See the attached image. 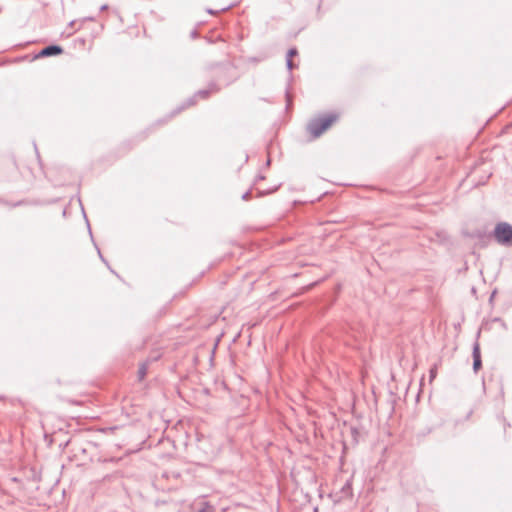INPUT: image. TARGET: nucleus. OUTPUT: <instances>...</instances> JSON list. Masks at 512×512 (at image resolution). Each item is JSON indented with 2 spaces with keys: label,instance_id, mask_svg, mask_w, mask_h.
<instances>
[{
  "label": "nucleus",
  "instance_id": "1",
  "mask_svg": "<svg viewBox=\"0 0 512 512\" xmlns=\"http://www.w3.org/2000/svg\"><path fill=\"white\" fill-rule=\"evenodd\" d=\"M339 118L337 113H328L320 115L309 121L307 125L308 132L314 137L318 138L326 131L333 123Z\"/></svg>",
  "mask_w": 512,
  "mask_h": 512
},
{
  "label": "nucleus",
  "instance_id": "2",
  "mask_svg": "<svg viewBox=\"0 0 512 512\" xmlns=\"http://www.w3.org/2000/svg\"><path fill=\"white\" fill-rule=\"evenodd\" d=\"M495 240L504 246H512V225L506 222H499L493 232Z\"/></svg>",
  "mask_w": 512,
  "mask_h": 512
},
{
  "label": "nucleus",
  "instance_id": "3",
  "mask_svg": "<svg viewBox=\"0 0 512 512\" xmlns=\"http://www.w3.org/2000/svg\"><path fill=\"white\" fill-rule=\"evenodd\" d=\"M63 52V48L59 45H49L44 47L40 52L37 54V58H44V57H50V56H56L60 55Z\"/></svg>",
  "mask_w": 512,
  "mask_h": 512
},
{
  "label": "nucleus",
  "instance_id": "4",
  "mask_svg": "<svg viewBox=\"0 0 512 512\" xmlns=\"http://www.w3.org/2000/svg\"><path fill=\"white\" fill-rule=\"evenodd\" d=\"M212 89L217 90L216 86L212 85V88L203 89V90H199L198 92H196L195 95L187 101V106L193 105L195 103V98H197V97H201L203 99L207 98L209 96V94L211 93Z\"/></svg>",
  "mask_w": 512,
  "mask_h": 512
},
{
  "label": "nucleus",
  "instance_id": "5",
  "mask_svg": "<svg viewBox=\"0 0 512 512\" xmlns=\"http://www.w3.org/2000/svg\"><path fill=\"white\" fill-rule=\"evenodd\" d=\"M472 356H473V360L481 359L480 345H479V343L477 341L473 345Z\"/></svg>",
  "mask_w": 512,
  "mask_h": 512
},
{
  "label": "nucleus",
  "instance_id": "6",
  "mask_svg": "<svg viewBox=\"0 0 512 512\" xmlns=\"http://www.w3.org/2000/svg\"><path fill=\"white\" fill-rule=\"evenodd\" d=\"M146 373H147V366H146V364H142L138 370L139 379L142 380L145 377Z\"/></svg>",
  "mask_w": 512,
  "mask_h": 512
},
{
  "label": "nucleus",
  "instance_id": "7",
  "mask_svg": "<svg viewBox=\"0 0 512 512\" xmlns=\"http://www.w3.org/2000/svg\"><path fill=\"white\" fill-rule=\"evenodd\" d=\"M436 375H437V365H434L429 370L430 382L433 381V379L436 377Z\"/></svg>",
  "mask_w": 512,
  "mask_h": 512
},
{
  "label": "nucleus",
  "instance_id": "8",
  "mask_svg": "<svg viewBox=\"0 0 512 512\" xmlns=\"http://www.w3.org/2000/svg\"><path fill=\"white\" fill-rule=\"evenodd\" d=\"M481 366H482V361H481V359H475V360H473V370H474L475 372H477V371L481 368Z\"/></svg>",
  "mask_w": 512,
  "mask_h": 512
},
{
  "label": "nucleus",
  "instance_id": "9",
  "mask_svg": "<svg viewBox=\"0 0 512 512\" xmlns=\"http://www.w3.org/2000/svg\"><path fill=\"white\" fill-rule=\"evenodd\" d=\"M204 506L199 509V512H212V506L208 503H203Z\"/></svg>",
  "mask_w": 512,
  "mask_h": 512
},
{
  "label": "nucleus",
  "instance_id": "10",
  "mask_svg": "<svg viewBox=\"0 0 512 512\" xmlns=\"http://www.w3.org/2000/svg\"><path fill=\"white\" fill-rule=\"evenodd\" d=\"M297 55V50L296 48H291L288 50V53H287V58H292L293 56Z\"/></svg>",
  "mask_w": 512,
  "mask_h": 512
},
{
  "label": "nucleus",
  "instance_id": "11",
  "mask_svg": "<svg viewBox=\"0 0 512 512\" xmlns=\"http://www.w3.org/2000/svg\"><path fill=\"white\" fill-rule=\"evenodd\" d=\"M286 66L288 68V70H292L294 65H293V62H292V59L291 58H287L286 59Z\"/></svg>",
  "mask_w": 512,
  "mask_h": 512
},
{
  "label": "nucleus",
  "instance_id": "12",
  "mask_svg": "<svg viewBox=\"0 0 512 512\" xmlns=\"http://www.w3.org/2000/svg\"><path fill=\"white\" fill-rule=\"evenodd\" d=\"M250 195H251V192L250 191H247L245 192L243 195H242V199L247 201L250 199Z\"/></svg>",
  "mask_w": 512,
  "mask_h": 512
},
{
  "label": "nucleus",
  "instance_id": "13",
  "mask_svg": "<svg viewBox=\"0 0 512 512\" xmlns=\"http://www.w3.org/2000/svg\"><path fill=\"white\" fill-rule=\"evenodd\" d=\"M232 6H233V4L223 7V8H221V11H226V10L230 9Z\"/></svg>",
  "mask_w": 512,
  "mask_h": 512
},
{
  "label": "nucleus",
  "instance_id": "14",
  "mask_svg": "<svg viewBox=\"0 0 512 512\" xmlns=\"http://www.w3.org/2000/svg\"><path fill=\"white\" fill-rule=\"evenodd\" d=\"M108 9V5L104 4L100 7V10L101 11H104V10H107Z\"/></svg>",
  "mask_w": 512,
  "mask_h": 512
},
{
  "label": "nucleus",
  "instance_id": "15",
  "mask_svg": "<svg viewBox=\"0 0 512 512\" xmlns=\"http://www.w3.org/2000/svg\"><path fill=\"white\" fill-rule=\"evenodd\" d=\"M207 12H208L209 14H215V13H216V12H215L214 10H212V9H208V10H207Z\"/></svg>",
  "mask_w": 512,
  "mask_h": 512
},
{
  "label": "nucleus",
  "instance_id": "16",
  "mask_svg": "<svg viewBox=\"0 0 512 512\" xmlns=\"http://www.w3.org/2000/svg\"><path fill=\"white\" fill-rule=\"evenodd\" d=\"M98 254L100 255L101 259L104 261L102 255H101V251L98 250Z\"/></svg>",
  "mask_w": 512,
  "mask_h": 512
}]
</instances>
